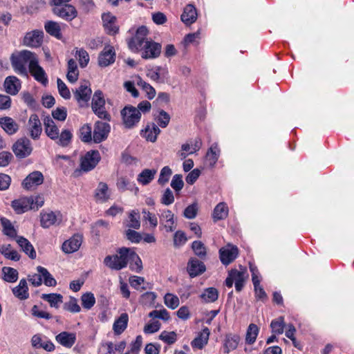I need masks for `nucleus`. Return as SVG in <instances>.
<instances>
[{
	"mask_svg": "<svg viewBox=\"0 0 354 354\" xmlns=\"http://www.w3.org/2000/svg\"><path fill=\"white\" fill-rule=\"evenodd\" d=\"M240 341V337L237 335H227L225 340V352L228 353L231 350L237 348Z\"/></svg>",
	"mask_w": 354,
	"mask_h": 354,
	"instance_id": "72a5a7b5",
	"label": "nucleus"
},
{
	"mask_svg": "<svg viewBox=\"0 0 354 354\" xmlns=\"http://www.w3.org/2000/svg\"><path fill=\"white\" fill-rule=\"evenodd\" d=\"M171 174V169L167 166L164 167L160 171L158 183L162 186L165 185L168 183Z\"/></svg>",
	"mask_w": 354,
	"mask_h": 354,
	"instance_id": "603ef678",
	"label": "nucleus"
},
{
	"mask_svg": "<svg viewBox=\"0 0 354 354\" xmlns=\"http://www.w3.org/2000/svg\"><path fill=\"white\" fill-rule=\"evenodd\" d=\"M57 218L53 212L41 214V225L47 228L56 223Z\"/></svg>",
	"mask_w": 354,
	"mask_h": 354,
	"instance_id": "e433bc0d",
	"label": "nucleus"
},
{
	"mask_svg": "<svg viewBox=\"0 0 354 354\" xmlns=\"http://www.w3.org/2000/svg\"><path fill=\"white\" fill-rule=\"evenodd\" d=\"M210 332L207 328H205L203 331L192 342V347L201 349L207 344Z\"/></svg>",
	"mask_w": 354,
	"mask_h": 354,
	"instance_id": "c756f323",
	"label": "nucleus"
},
{
	"mask_svg": "<svg viewBox=\"0 0 354 354\" xmlns=\"http://www.w3.org/2000/svg\"><path fill=\"white\" fill-rule=\"evenodd\" d=\"M91 89L86 84H82L74 92V97L78 102L86 103L90 100Z\"/></svg>",
	"mask_w": 354,
	"mask_h": 354,
	"instance_id": "bb28decb",
	"label": "nucleus"
},
{
	"mask_svg": "<svg viewBox=\"0 0 354 354\" xmlns=\"http://www.w3.org/2000/svg\"><path fill=\"white\" fill-rule=\"evenodd\" d=\"M52 115L55 120L64 121L67 116V110L65 107H57L52 111Z\"/></svg>",
	"mask_w": 354,
	"mask_h": 354,
	"instance_id": "774afa93",
	"label": "nucleus"
},
{
	"mask_svg": "<svg viewBox=\"0 0 354 354\" xmlns=\"http://www.w3.org/2000/svg\"><path fill=\"white\" fill-rule=\"evenodd\" d=\"M46 31L50 35L60 39L62 37L60 26L58 23L53 21H48L44 26Z\"/></svg>",
	"mask_w": 354,
	"mask_h": 354,
	"instance_id": "473e14b6",
	"label": "nucleus"
},
{
	"mask_svg": "<svg viewBox=\"0 0 354 354\" xmlns=\"http://www.w3.org/2000/svg\"><path fill=\"white\" fill-rule=\"evenodd\" d=\"M64 308L65 310L73 313H79L81 310L77 299L74 297H71L69 301L64 304Z\"/></svg>",
	"mask_w": 354,
	"mask_h": 354,
	"instance_id": "13d9d810",
	"label": "nucleus"
},
{
	"mask_svg": "<svg viewBox=\"0 0 354 354\" xmlns=\"http://www.w3.org/2000/svg\"><path fill=\"white\" fill-rule=\"evenodd\" d=\"M72 137L73 135L69 130H63L60 134L59 133L57 143L63 147H66L70 144Z\"/></svg>",
	"mask_w": 354,
	"mask_h": 354,
	"instance_id": "a18cd8bd",
	"label": "nucleus"
},
{
	"mask_svg": "<svg viewBox=\"0 0 354 354\" xmlns=\"http://www.w3.org/2000/svg\"><path fill=\"white\" fill-rule=\"evenodd\" d=\"M144 50L142 57L144 59H151L158 57L161 53V45L150 40L145 42L143 46Z\"/></svg>",
	"mask_w": 354,
	"mask_h": 354,
	"instance_id": "4468645a",
	"label": "nucleus"
},
{
	"mask_svg": "<svg viewBox=\"0 0 354 354\" xmlns=\"http://www.w3.org/2000/svg\"><path fill=\"white\" fill-rule=\"evenodd\" d=\"M170 121L169 115L164 110L159 111V115L157 118V122L160 127L165 128Z\"/></svg>",
	"mask_w": 354,
	"mask_h": 354,
	"instance_id": "0e129e2a",
	"label": "nucleus"
},
{
	"mask_svg": "<svg viewBox=\"0 0 354 354\" xmlns=\"http://www.w3.org/2000/svg\"><path fill=\"white\" fill-rule=\"evenodd\" d=\"M109 124L102 121H97L94 125L93 140L95 143H100L105 140L110 132Z\"/></svg>",
	"mask_w": 354,
	"mask_h": 354,
	"instance_id": "423d86ee",
	"label": "nucleus"
},
{
	"mask_svg": "<svg viewBox=\"0 0 354 354\" xmlns=\"http://www.w3.org/2000/svg\"><path fill=\"white\" fill-rule=\"evenodd\" d=\"M156 170L145 169L138 176V180L142 185L149 184L154 178Z\"/></svg>",
	"mask_w": 354,
	"mask_h": 354,
	"instance_id": "a19ab883",
	"label": "nucleus"
},
{
	"mask_svg": "<svg viewBox=\"0 0 354 354\" xmlns=\"http://www.w3.org/2000/svg\"><path fill=\"white\" fill-rule=\"evenodd\" d=\"M198 212V205L196 203H193L187 206L183 212V216L189 219L194 218Z\"/></svg>",
	"mask_w": 354,
	"mask_h": 354,
	"instance_id": "69168bd1",
	"label": "nucleus"
},
{
	"mask_svg": "<svg viewBox=\"0 0 354 354\" xmlns=\"http://www.w3.org/2000/svg\"><path fill=\"white\" fill-rule=\"evenodd\" d=\"M3 279L9 283H14L18 279V271L10 267H3L2 268Z\"/></svg>",
	"mask_w": 354,
	"mask_h": 354,
	"instance_id": "4c0bfd02",
	"label": "nucleus"
},
{
	"mask_svg": "<svg viewBox=\"0 0 354 354\" xmlns=\"http://www.w3.org/2000/svg\"><path fill=\"white\" fill-rule=\"evenodd\" d=\"M53 12L55 15L66 21H71L75 18L77 15V11L75 8L69 4L55 6L53 9Z\"/></svg>",
	"mask_w": 354,
	"mask_h": 354,
	"instance_id": "6e6552de",
	"label": "nucleus"
},
{
	"mask_svg": "<svg viewBox=\"0 0 354 354\" xmlns=\"http://www.w3.org/2000/svg\"><path fill=\"white\" fill-rule=\"evenodd\" d=\"M142 131L144 132L143 136L147 140L152 142L156 140L158 135L160 133V129L154 123L148 124Z\"/></svg>",
	"mask_w": 354,
	"mask_h": 354,
	"instance_id": "7c9ffc66",
	"label": "nucleus"
},
{
	"mask_svg": "<svg viewBox=\"0 0 354 354\" xmlns=\"http://www.w3.org/2000/svg\"><path fill=\"white\" fill-rule=\"evenodd\" d=\"M76 57L78 58L80 66L84 68L89 62V55L88 53L83 48L76 50Z\"/></svg>",
	"mask_w": 354,
	"mask_h": 354,
	"instance_id": "864d4df0",
	"label": "nucleus"
},
{
	"mask_svg": "<svg viewBox=\"0 0 354 354\" xmlns=\"http://www.w3.org/2000/svg\"><path fill=\"white\" fill-rule=\"evenodd\" d=\"M55 340L66 348H71L75 343L76 335L75 333L64 331L55 336Z\"/></svg>",
	"mask_w": 354,
	"mask_h": 354,
	"instance_id": "412c9836",
	"label": "nucleus"
},
{
	"mask_svg": "<svg viewBox=\"0 0 354 354\" xmlns=\"http://www.w3.org/2000/svg\"><path fill=\"white\" fill-rule=\"evenodd\" d=\"M43 37L42 30H34L26 34L24 38V44L30 47H39L42 44Z\"/></svg>",
	"mask_w": 354,
	"mask_h": 354,
	"instance_id": "9b49d317",
	"label": "nucleus"
},
{
	"mask_svg": "<svg viewBox=\"0 0 354 354\" xmlns=\"http://www.w3.org/2000/svg\"><path fill=\"white\" fill-rule=\"evenodd\" d=\"M83 237L79 234H74L71 239L65 241L62 246L63 252L70 254L77 251L82 245Z\"/></svg>",
	"mask_w": 354,
	"mask_h": 354,
	"instance_id": "f8f14e48",
	"label": "nucleus"
},
{
	"mask_svg": "<svg viewBox=\"0 0 354 354\" xmlns=\"http://www.w3.org/2000/svg\"><path fill=\"white\" fill-rule=\"evenodd\" d=\"M149 316L151 318H159L165 321H167L170 318L169 313L165 309L160 310H152L151 313H149Z\"/></svg>",
	"mask_w": 354,
	"mask_h": 354,
	"instance_id": "338daca9",
	"label": "nucleus"
},
{
	"mask_svg": "<svg viewBox=\"0 0 354 354\" xmlns=\"http://www.w3.org/2000/svg\"><path fill=\"white\" fill-rule=\"evenodd\" d=\"M220 259L223 264L231 263L238 255V248L230 245L222 248L219 250Z\"/></svg>",
	"mask_w": 354,
	"mask_h": 354,
	"instance_id": "2eb2a0df",
	"label": "nucleus"
},
{
	"mask_svg": "<svg viewBox=\"0 0 354 354\" xmlns=\"http://www.w3.org/2000/svg\"><path fill=\"white\" fill-rule=\"evenodd\" d=\"M162 204L165 205H169L174 202V196L173 192L169 189L167 188L160 199Z\"/></svg>",
	"mask_w": 354,
	"mask_h": 354,
	"instance_id": "e2e57ef3",
	"label": "nucleus"
},
{
	"mask_svg": "<svg viewBox=\"0 0 354 354\" xmlns=\"http://www.w3.org/2000/svg\"><path fill=\"white\" fill-rule=\"evenodd\" d=\"M82 305L84 308L89 310L95 303V299L93 293L86 292L83 294L81 297Z\"/></svg>",
	"mask_w": 354,
	"mask_h": 354,
	"instance_id": "09e8293b",
	"label": "nucleus"
},
{
	"mask_svg": "<svg viewBox=\"0 0 354 354\" xmlns=\"http://www.w3.org/2000/svg\"><path fill=\"white\" fill-rule=\"evenodd\" d=\"M4 88L7 93L16 95L21 88L20 80L15 76H8L4 81Z\"/></svg>",
	"mask_w": 354,
	"mask_h": 354,
	"instance_id": "aec40b11",
	"label": "nucleus"
},
{
	"mask_svg": "<svg viewBox=\"0 0 354 354\" xmlns=\"http://www.w3.org/2000/svg\"><path fill=\"white\" fill-rule=\"evenodd\" d=\"M137 84L145 91L148 99L152 100L155 97L156 93L155 88L149 84L142 80L140 77H138Z\"/></svg>",
	"mask_w": 354,
	"mask_h": 354,
	"instance_id": "79ce46f5",
	"label": "nucleus"
},
{
	"mask_svg": "<svg viewBox=\"0 0 354 354\" xmlns=\"http://www.w3.org/2000/svg\"><path fill=\"white\" fill-rule=\"evenodd\" d=\"M184 186L183 176L180 174H175L171 182V187L176 192H180Z\"/></svg>",
	"mask_w": 354,
	"mask_h": 354,
	"instance_id": "bf43d9fd",
	"label": "nucleus"
},
{
	"mask_svg": "<svg viewBox=\"0 0 354 354\" xmlns=\"http://www.w3.org/2000/svg\"><path fill=\"white\" fill-rule=\"evenodd\" d=\"M160 227L165 229L166 232H171L176 229L174 214L169 209H163L159 214Z\"/></svg>",
	"mask_w": 354,
	"mask_h": 354,
	"instance_id": "1a4fd4ad",
	"label": "nucleus"
},
{
	"mask_svg": "<svg viewBox=\"0 0 354 354\" xmlns=\"http://www.w3.org/2000/svg\"><path fill=\"white\" fill-rule=\"evenodd\" d=\"M41 299L49 303L51 307L57 308L63 302L62 295L57 293L43 294L41 296Z\"/></svg>",
	"mask_w": 354,
	"mask_h": 354,
	"instance_id": "2f4dec72",
	"label": "nucleus"
},
{
	"mask_svg": "<svg viewBox=\"0 0 354 354\" xmlns=\"http://www.w3.org/2000/svg\"><path fill=\"white\" fill-rule=\"evenodd\" d=\"M142 214H143V219L148 221L153 228L157 227L158 222V218L155 214L150 212L146 209H142Z\"/></svg>",
	"mask_w": 354,
	"mask_h": 354,
	"instance_id": "6e6d98bb",
	"label": "nucleus"
},
{
	"mask_svg": "<svg viewBox=\"0 0 354 354\" xmlns=\"http://www.w3.org/2000/svg\"><path fill=\"white\" fill-rule=\"evenodd\" d=\"M37 270L39 273L42 274L44 278V283L47 286H55L57 284L56 280L53 277L50 273L44 268L38 266Z\"/></svg>",
	"mask_w": 354,
	"mask_h": 354,
	"instance_id": "ea45409f",
	"label": "nucleus"
},
{
	"mask_svg": "<svg viewBox=\"0 0 354 354\" xmlns=\"http://www.w3.org/2000/svg\"><path fill=\"white\" fill-rule=\"evenodd\" d=\"M177 335L174 331L167 332L162 331L159 335L160 339L168 344H172L176 341Z\"/></svg>",
	"mask_w": 354,
	"mask_h": 354,
	"instance_id": "4d7b16f0",
	"label": "nucleus"
},
{
	"mask_svg": "<svg viewBox=\"0 0 354 354\" xmlns=\"http://www.w3.org/2000/svg\"><path fill=\"white\" fill-rule=\"evenodd\" d=\"M30 73L34 78L41 82L42 84L46 85L48 82L46 74L41 66L39 65V59L37 55L35 56L32 62L28 65Z\"/></svg>",
	"mask_w": 354,
	"mask_h": 354,
	"instance_id": "0eeeda50",
	"label": "nucleus"
},
{
	"mask_svg": "<svg viewBox=\"0 0 354 354\" xmlns=\"http://www.w3.org/2000/svg\"><path fill=\"white\" fill-rule=\"evenodd\" d=\"M12 292L19 299H26L29 296L26 280L21 279L19 285L12 289Z\"/></svg>",
	"mask_w": 354,
	"mask_h": 354,
	"instance_id": "c85d7f7f",
	"label": "nucleus"
},
{
	"mask_svg": "<svg viewBox=\"0 0 354 354\" xmlns=\"http://www.w3.org/2000/svg\"><path fill=\"white\" fill-rule=\"evenodd\" d=\"M138 213L135 210L131 211L129 214V223L128 227L133 229H139L140 227V221Z\"/></svg>",
	"mask_w": 354,
	"mask_h": 354,
	"instance_id": "680f3d73",
	"label": "nucleus"
},
{
	"mask_svg": "<svg viewBox=\"0 0 354 354\" xmlns=\"http://www.w3.org/2000/svg\"><path fill=\"white\" fill-rule=\"evenodd\" d=\"M30 136L32 139H37L42 131L41 124L36 114L30 115L27 124Z\"/></svg>",
	"mask_w": 354,
	"mask_h": 354,
	"instance_id": "dca6fc26",
	"label": "nucleus"
},
{
	"mask_svg": "<svg viewBox=\"0 0 354 354\" xmlns=\"http://www.w3.org/2000/svg\"><path fill=\"white\" fill-rule=\"evenodd\" d=\"M115 55V51L112 47H105L99 55L98 64L102 67L108 66L114 62Z\"/></svg>",
	"mask_w": 354,
	"mask_h": 354,
	"instance_id": "a211bd4d",
	"label": "nucleus"
},
{
	"mask_svg": "<svg viewBox=\"0 0 354 354\" xmlns=\"http://www.w3.org/2000/svg\"><path fill=\"white\" fill-rule=\"evenodd\" d=\"M245 274V270L242 271H239L235 269L232 270V274H233L234 282L235 283V288L238 292H240L244 286Z\"/></svg>",
	"mask_w": 354,
	"mask_h": 354,
	"instance_id": "f704fd0d",
	"label": "nucleus"
},
{
	"mask_svg": "<svg viewBox=\"0 0 354 354\" xmlns=\"http://www.w3.org/2000/svg\"><path fill=\"white\" fill-rule=\"evenodd\" d=\"M0 125L9 135L15 133L19 129L18 124L12 118L10 117L1 118Z\"/></svg>",
	"mask_w": 354,
	"mask_h": 354,
	"instance_id": "a878e982",
	"label": "nucleus"
},
{
	"mask_svg": "<svg viewBox=\"0 0 354 354\" xmlns=\"http://www.w3.org/2000/svg\"><path fill=\"white\" fill-rule=\"evenodd\" d=\"M57 83L60 95L66 100L69 99L71 97V93L64 82L61 79L58 78L57 80Z\"/></svg>",
	"mask_w": 354,
	"mask_h": 354,
	"instance_id": "052dcab7",
	"label": "nucleus"
},
{
	"mask_svg": "<svg viewBox=\"0 0 354 354\" xmlns=\"http://www.w3.org/2000/svg\"><path fill=\"white\" fill-rule=\"evenodd\" d=\"M44 124L45 132L50 139L55 140L59 138V129L50 117L47 116L44 118Z\"/></svg>",
	"mask_w": 354,
	"mask_h": 354,
	"instance_id": "393cba45",
	"label": "nucleus"
},
{
	"mask_svg": "<svg viewBox=\"0 0 354 354\" xmlns=\"http://www.w3.org/2000/svg\"><path fill=\"white\" fill-rule=\"evenodd\" d=\"M192 248L195 254L201 259H205L207 254V250L205 245L199 241H195L192 243Z\"/></svg>",
	"mask_w": 354,
	"mask_h": 354,
	"instance_id": "49530a36",
	"label": "nucleus"
},
{
	"mask_svg": "<svg viewBox=\"0 0 354 354\" xmlns=\"http://www.w3.org/2000/svg\"><path fill=\"white\" fill-rule=\"evenodd\" d=\"M101 159L97 150H91L84 156L81 158L80 167L84 171H89L93 169Z\"/></svg>",
	"mask_w": 354,
	"mask_h": 354,
	"instance_id": "20e7f679",
	"label": "nucleus"
},
{
	"mask_svg": "<svg viewBox=\"0 0 354 354\" xmlns=\"http://www.w3.org/2000/svg\"><path fill=\"white\" fill-rule=\"evenodd\" d=\"M121 115L124 127L127 129H131L139 122L141 113L137 108L129 105L124 106L121 111Z\"/></svg>",
	"mask_w": 354,
	"mask_h": 354,
	"instance_id": "7ed1b4c3",
	"label": "nucleus"
},
{
	"mask_svg": "<svg viewBox=\"0 0 354 354\" xmlns=\"http://www.w3.org/2000/svg\"><path fill=\"white\" fill-rule=\"evenodd\" d=\"M148 30L145 26H141L138 28L133 37L129 41V47L133 50H139L143 48L145 42L150 41L146 39Z\"/></svg>",
	"mask_w": 354,
	"mask_h": 354,
	"instance_id": "39448f33",
	"label": "nucleus"
},
{
	"mask_svg": "<svg viewBox=\"0 0 354 354\" xmlns=\"http://www.w3.org/2000/svg\"><path fill=\"white\" fill-rule=\"evenodd\" d=\"M44 182V176L41 172L35 171L28 174L22 182V187L30 190L34 187L41 185Z\"/></svg>",
	"mask_w": 354,
	"mask_h": 354,
	"instance_id": "ddd939ff",
	"label": "nucleus"
},
{
	"mask_svg": "<svg viewBox=\"0 0 354 354\" xmlns=\"http://www.w3.org/2000/svg\"><path fill=\"white\" fill-rule=\"evenodd\" d=\"M180 18L182 21L186 25L192 24L197 19L196 9L192 4L187 5L184 8Z\"/></svg>",
	"mask_w": 354,
	"mask_h": 354,
	"instance_id": "4be33fe9",
	"label": "nucleus"
},
{
	"mask_svg": "<svg viewBox=\"0 0 354 354\" xmlns=\"http://www.w3.org/2000/svg\"><path fill=\"white\" fill-rule=\"evenodd\" d=\"M165 305L171 309H175L179 306V299L177 296L167 293L165 296Z\"/></svg>",
	"mask_w": 354,
	"mask_h": 354,
	"instance_id": "5fc2aeb1",
	"label": "nucleus"
},
{
	"mask_svg": "<svg viewBox=\"0 0 354 354\" xmlns=\"http://www.w3.org/2000/svg\"><path fill=\"white\" fill-rule=\"evenodd\" d=\"M32 200L28 197L20 198L12 202V207L17 214H22L31 209Z\"/></svg>",
	"mask_w": 354,
	"mask_h": 354,
	"instance_id": "6ab92c4d",
	"label": "nucleus"
},
{
	"mask_svg": "<svg viewBox=\"0 0 354 354\" xmlns=\"http://www.w3.org/2000/svg\"><path fill=\"white\" fill-rule=\"evenodd\" d=\"M12 149L16 156L25 158L32 151L30 142L28 138H21L13 145Z\"/></svg>",
	"mask_w": 354,
	"mask_h": 354,
	"instance_id": "9d476101",
	"label": "nucleus"
},
{
	"mask_svg": "<svg viewBox=\"0 0 354 354\" xmlns=\"http://www.w3.org/2000/svg\"><path fill=\"white\" fill-rule=\"evenodd\" d=\"M1 221L3 228L4 234L11 238L16 239L18 236H17V231L15 230L10 221L5 218H2Z\"/></svg>",
	"mask_w": 354,
	"mask_h": 354,
	"instance_id": "37998d69",
	"label": "nucleus"
},
{
	"mask_svg": "<svg viewBox=\"0 0 354 354\" xmlns=\"http://www.w3.org/2000/svg\"><path fill=\"white\" fill-rule=\"evenodd\" d=\"M94 197L100 203L106 202L110 198V192L108 185L104 182H100L95 191Z\"/></svg>",
	"mask_w": 354,
	"mask_h": 354,
	"instance_id": "5701e85b",
	"label": "nucleus"
},
{
	"mask_svg": "<svg viewBox=\"0 0 354 354\" xmlns=\"http://www.w3.org/2000/svg\"><path fill=\"white\" fill-rule=\"evenodd\" d=\"M129 248H120L118 254L106 256L104 259V263L112 270H120L127 266L129 261Z\"/></svg>",
	"mask_w": 354,
	"mask_h": 354,
	"instance_id": "f03ea898",
	"label": "nucleus"
},
{
	"mask_svg": "<svg viewBox=\"0 0 354 354\" xmlns=\"http://www.w3.org/2000/svg\"><path fill=\"white\" fill-rule=\"evenodd\" d=\"M37 55L31 51L24 50L17 54H12L10 57V62L13 69L21 75L27 76L28 71L26 67L32 62Z\"/></svg>",
	"mask_w": 354,
	"mask_h": 354,
	"instance_id": "f257e3e1",
	"label": "nucleus"
},
{
	"mask_svg": "<svg viewBox=\"0 0 354 354\" xmlns=\"http://www.w3.org/2000/svg\"><path fill=\"white\" fill-rule=\"evenodd\" d=\"M105 105V100L104 98L102 92L101 91H96L93 96L92 99V109H96L97 107L104 106Z\"/></svg>",
	"mask_w": 354,
	"mask_h": 354,
	"instance_id": "3c124183",
	"label": "nucleus"
},
{
	"mask_svg": "<svg viewBox=\"0 0 354 354\" xmlns=\"http://www.w3.org/2000/svg\"><path fill=\"white\" fill-rule=\"evenodd\" d=\"M272 333L282 334L284 330L285 322L283 317H279L270 324Z\"/></svg>",
	"mask_w": 354,
	"mask_h": 354,
	"instance_id": "de8ad7c7",
	"label": "nucleus"
},
{
	"mask_svg": "<svg viewBox=\"0 0 354 354\" xmlns=\"http://www.w3.org/2000/svg\"><path fill=\"white\" fill-rule=\"evenodd\" d=\"M129 317L127 313H122L120 316L114 322L113 330L115 335L122 334L127 327Z\"/></svg>",
	"mask_w": 354,
	"mask_h": 354,
	"instance_id": "cd10ccee",
	"label": "nucleus"
},
{
	"mask_svg": "<svg viewBox=\"0 0 354 354\" xmlns=\"http://www.w3.org/2000/svg\"><path fill=\"white\" fill-rule=\"evenodd\" d=\"M16 242L18 243L23 252H24L30 259H35L36 258V252L34 247L27 239L24 236H18L16 238Z\"/></svg>",
	"mask_w": 354,
	"mask_h": 354,
	"instance_id": "b1692460",
	"label": "nucleus"
},
{
	"mask_svg": "<svg viewBox=\"0 0 354 354\" xmlns=\"http://www.w3.org/2000/svg\"><path fill=\"white\" fill-rule=\"evenodd\" d=\"M205 264L196 258H192L187 263V272L191 277H195L205 271Z\"/></svg>",
	"mask_w": 354,
	"mask_h": 354,
	"instance_id": "f3484780",
	"label": "nucleus"
},
{
	"mask_svg": "<svg viewBox=\"0 0 354 354\" xmlns=\"http://www.w3.org/2000/svg\"><path fill=\"white\" fill-rule=\"evenodd\" d=\"M228 214V208L225 203H220L214 208L213 212V218L214 221L224 219Z\"/></svg>",
	"mask_w": 354,
	"mask_h": 354,
	"instance_id": "c9c22d12",
	"label": "nucleus"
},
{
	"mask_svg": "<svg viewBox=\"0 0 354 354\" xmlns=\"http://www.w3.org/2000/svg\"><path fill=\"white\" fill-rule=\"evenodd\" d=\"M80 139L84 142H89L93 140L92 129L88 124L84 125L80 130Z\"/></svg>",
	"mask_w": 354,
	"mask_h": 354,
	"instance_id": "8fccbe9b",
	"label": "nucleus"
},
{
	"mask_svg": "<svg viewBox=\"0 0 354 354\" xmlns=\"http://www.w3.org/2000/svg\"><path fill=\"white\" fill-rule=\"evenodd\" d=\"M259 333V328L254 324H250L248 328L245 342L248 344H252L256 341L257 337Z\"/></svg>",
	"mask_w": 354,
	"mask_h": 354,
	"instance_id": "58836bf2",
	"label": "nucleus"
},
{
	"mask_svg": "<svg viewBox=\"0 0 354 354\" xmlns=\"http://www.w3.org/2000/svg\"><path fill=\"white\" fill-rule=\"evenodd\" d=\"M201 297L206 302H214L218 299V292L214 288H208L205 290Z\"/></svg>",
	"mask_w": 354,
	"mask_h": 354,
	"instance_id": "c03bdc74",
	"label": "nucleus"
}]
</instances>
